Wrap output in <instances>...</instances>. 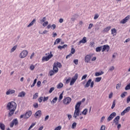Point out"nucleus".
<instances>
[{
	"mask_svg": "<svg viewBox=\"0 0 130 130\" xmlns=\"http://www.w3.org/2000/svg\"><path fill=\"white\" fill-rule=\"evenodd\" d=\"M17 49V45L14 46L11 49V52H14L15 50Z\"/></svg>",
	"mask_w": 130,
	"mask_h": 130,
	"instance_id": "c9c22d12",
	"label": "nucleus"
},
{
	"mask_svg": "<svg viewBox=\"0 0 130 130\" xmlns=\"http://www.w3.org/2000/svg\"><path fill=\"white\" fill-rule=\"evenodd\" d=\"M109 49H110V47L108 45H105L103 46V49L102 50V52H104L105 50L108 52L109 51Z\"/></svg>",
	"mask_w": 130,
	"mask_h": 130,
	"instance_id": "6e6552de",
	"label": "nucleus"
},
{
	"mask_svg": "<svg viewBox=\"0 0 130 130\" xmlns=\"http://www.w3.org/2000/svg\"><path fill=\"white\" fill-rule=\"evenodd\" d=\"M104 74V72H103V71H102L101 72H96L95 73V76L99 77V76H101V75H103Z\"/></svg>",
	"mask_w": 130,
	"mask_h": 130,
	"instance_id": "4be33fe9",
	"label": "nucleus"
},
{
	"mask_svg": "<svg viewBox=\"0 0 130 130\" xmlns=\"http://www.w3.org/2000/svg\"><path fill=\"white\" fill-rule=\"evenodd\" d=\"M7 110H9L8 117L13 116L15 113V111L17 108V104L15 102H11L8 104L7 106Z\"/></svg>",
	"mask_w": 130,
	"mask_h": 130,
	"instance_id": "f257e3e1",
	"label": "nucleus"
},
{
	"mask_svg": "<svg viewBox=\"0 0 130 130\" xmlns=\"http://www.w3.org/2000/svg\"><path fill=\"white\" fill-rule=\"evenodd\" d=\"M91 57H92L91 55H89V54L87 55L85 57V62H87V63L88 62H90V61L91 60Z\"/></svg>",
	"mask_w": 130,
	"mask_h": 130,
	"instance_id": "f8f14e48",
	"label": "nucleus"
},
{
	"mask_svg": "<svg viewBox=\"0 0 130 130\" xmlns=\"http://www.w3.org/2000/svg\"><path fill=\"white\" fill-rule=\"evenodd\" d=\"M48 99H49L48 96H47V97L44 96V99H43V102H45V101H47V100H48Z\"/></svg>",
	"mask_w": 130,
	"mask_h": 130,
	"instance_id": "3c124183",
	"label": "nucleus"
},
{
	"mask_svg": "<svg viewBox=\"0 0 130 130\" xmlns=\"http://www.w3.org/2000/svg\"><path fill=\"white\" fill-rule=\"evenodd\" d=\"M111 32H112V34H115V35H116V33H117L116 29L112 28L111 29Z\"/></svg>",
	"mask_w": 130,
	"mask_h": 130,
	"instance_id": "72a5a7b5",
	"label": "nucleus"
},
{
	"mask_svg": "<svg viewBox=\"0 0 130 130\" xmlns=\"http://www.w3.org/2000/svg\"><path fill=\"white\" fill-rule=\"evenodd\" d=\"M63 87V84L60 83H59L57 85V89H61V88Z\"/></svg>",
	"mask_w": 130,
	"mask_h": 130,
	"instance_id": "c85d7f7f",
	"label": "nucleus"
},
{
	"mask_svg": "<svg viewBox=\"0 0 130 130\" xmlns=\"http://www.w3.org/2000/svg\"><path fill=\"white\" fill-rule=\"evenodd\" d=\"M38 98V93H36L33 96V99H37Z\"/></svg>",
	"mask_w": 130,
	"mask_h": 130,
	"instance_id": "a19ab883",
	"label": "nucleus"
},
{
	"mask_svg": "<svg viewBox=\"0 0 130 130\" xmlns=\"http://www.w3.org/2000/svg\"><path fill=\"white\" fill-rule=\"evenodd\" d=\"M92 82V79H89L88 81L86 82V84L84 85V88H89L90 87V84Z\"/></svg>",
	"mask_w": 130,
	"mask_h": 130,
	"instance_id": "dca6fc26",
	"label": "nucleus"
},
{
	"mask_svg": "<svg viewBox=\"0 0 130 130\" xmlns=\"http://www.w3.org/2000/svg\"><path fill=\"white\" fill-rule=\"evenodd\" d=\"M74 113H76V115L79 116L80 115V109H75Z\"/></svg>",
	"mask_w": 130,
	"mask_h": 130,
	"instance_id": "a878e982",
	"label": "nucleus"
},
{
	"mask_svg": "<svg viewBox=\"0 0 130 130\" xmlns=\"http://www.w3.org/2000/svg\"><path fill=\"white\" fill-rule=\"evenodd\" d=\"M55 72L53 71V70H51L50 72H49V75L50 76H53V75H54L55 74Z\"/></svg>",
	"mask_w": 130,
	"mask_h": 130,
	"instance_id": "ea45409f",
	"label": "nucleus"
},
{
	"mask_svg": "<svg viewBox=\"0 0 130 130\" xmlns=\"http://www.w3.org/2000/svg\"><path fill=\"white\" fill-rule=\"evenodd\" d=\"M61 126H59L56 127L54 130H61Z\"/></svg>",
	"mask_w": 130,
	"mask_h": 130,
	"instance_id": "052dcab7",
	"label": "nucleus"
},
{
	"mask_svg": "<svg viewBox=\"0 0 130 130\" xmlns=\"http://www.w3.org/2000/svg\"><path fill=\"white\" fill-rule=\"evenodd\" d=\"M110 29H111V26H107L103 30V32L104 33H105V32H108Z\"/></svg>",
	"mask_w": 130,
	"mask_h": 130,
	"instance_id": "6ab92c4d",
	"label": "nucleus"
},
{
	"mask_svg": "<svg viewBox=\"0 0 130 130\" xmlns=\"http://www.w3.org/2000/svg\"><path fill=\"white\" fill-rule=\"evenodd\" d=\"M45 21H46V17H43V19L41 20V22H42L43 23L45 22Z\"/></svg>",
	"mask_w": 130,
	"mask_h": 130,
	"instance_id": "e2e57ef3",
	"label": "nucleus"
},
{
	"mask_svg": "<svg viewBox=\"0 0 130 130\" xmlns=\"http://www.w3.org/2000/svg\"><path fill=\"white\" fill-rule=\"evenodd\" d=\"M74 63H75V64H79V60L78 59H75L73 61Z\"/></svg>",
	"mask_w": 130,
	"mask_h": 130,
	"instance_id": "79ce46f5",
	"label": "nucleus"
},
{
	"mask_svg": "<svg viewBox=\"0 0 130 130\" xmlns=\"http://www.w3.org/2000/svg\"><path fill=\"white\" fill-rule=\"evenodd\" d=\"M115 102H116V101H115V100H114L113 102V104H112V105L111 107V109H113V108H114V107H115Z\"/></svg>",
	"mask_w": 130,
	"mask_h": 130,
	"instance_id": "e433bc0d",
	"label": "nucleus"
},
{
	"mask_svg": "<svg viewBox=\"0 0 130 130\" xmlns=\"http://www.w3.org/2000/svg\"><path fill=\"white\" fill-rule=\"evenodd\" d=\"M53 57V54H52V52H50V54L47 56H43L42 58V60H45V61H48L50 58Z\"/></svg>",
	"mask_w": 130,
	"mask_h": 130,
	"instance_id": "f03ea898",
	"label": "nucleus"
},
{
	"mask_svg": "<svg viewBox=\"0 0 130 130\" xmlns=\"http://www.w3.org/2000/svg\"><path fill=\"white\" fill-rule=\"evenodd\" d=\"M54 64L57 68H61V63L58 62L54 63Z\"/></svg>",
	"mask_w": 130,
	"mask_h": 130,
	"instance_id": "bb28decb",
	"label": "nucleus"
},
{
	"mask_svg": "<svg viewBox=\"0 0 130 130\" xmlns=\"http://www.w3.org/2000/svg\"><path fill=\"white\" fill-rule=\"evenodd\" d=\"M15 91L14 89H9L6 92V95H12V94H14Z\"/></svg>",
	"mask_w": 130,
	"mask_h": 130,
	"instance_id": "2eb2a0df",
	"label": "nucleus"
},
{
	"mask_svg": "<svg viewBox=\"0 0 130 130\" xmlns=\"http://www.w3.org/2000/svg\"><path fill=\"white\" fill-rule=\"evenodd\" d=\"M34 107H35V108H38V103H35L33 105Z\"/></svg>",
	"mask_w": 130,
	"mask_h": 130,
	"instance_id": "13d9d810",
	"label": "nucleus"
},
{
	"mask_svg": "<svg viewBox=\"0 0 130 130\" xmlns=\"http://www.w3.org/2000/svg\"><path fill=\"white\" fill-rule=\"evenodd\" d=\"M79 77V75L78 73H76L75 76L72 78L71 79V81H70V86H73L74 84H75V82L77 80H78V77Z\"/></svg>",
	"mask_w": 130,
	"mask_h": 130,
	"instance_id": "7ed1b4c3",
	"label": "nucleus"
},
{
	"mask_svg": "<svg viewBox=\"0 0 130 130\" xmlns=\"http://www.w3.org/2000/svg\"><path fill=\"white\" fill-rule=\"evenodd\" d=\"M47 25H48V21H45V22H44V23H43V26L44 27H46Z\"/></svg>",
	"mask_w": 130,
	"mask_h": 130,
	"instance_id": "a18cd8bd",
	"label": "nucleus"
},
{
	"mask_svg": "<svg viewBox=\"0 0 130 130\" xmlns=\"http://www.w3.org/2000/svg\"><path fill=\"white\" fill-rule=\"evenodd\" d=\"M54 89H55V88L54 87H51L50 89V90H49V93H52V91H54Z\"/></svg>",
	"mask_w": 130,
	"mask_h": 130,
	"instance_id": "09e8293b",
	"label": "nucleus"
},
{
	"mask_svg": "<svg viewBox=\"0 0 130 130\" xmlns=\"http://www.w3.org/2000/svg\"><path fill=\"white\" fill-rule=\"evenodd\" d=\"M63 94V92H62L61 93H60V94L59 95V99H58V101H59V102H60L61 100V99H62V98H63V96H62Z\"/></svg>",
	"mask_w": 130,
	"mask_h": 130,
	"instance_id": "f704fd0d",
	"label": "nucleus"
},
{
	"mask_svg": "<svg viewBox=\"0 0 130 130\" xmlns=\"http://www.w3.org/2000/svg\"><path fill=\"white\" fill-rule=\"evenodd\" d=\"M26 95V93L24 91H22L21 92H20L18 94V97H25V95Z\"/></svg>",
	"mask_w": 130,
	"mask_h": 130,
	"instance_id": "aec40b11",
	"label": "nucleus"
},
{
	"mask_svg": "<svg viewBox=\"0 0 130 130\" xmlns=\"http://www.w3.org/2000/svg\"><path fill=\"white\" fill-rule=\"evenodd\" d=\"M71 101H72V99L70 97L65 98L62 100L63 103L65 105H69V104H70V103H71Z\"/></svg>",
	"mask_w": 130,
	"mask_h": 130,
	"instance_id": "20e7f679",
	"label": "nucleus"
},
{
	"mask_svg": "<svg viewBox=\"0 0 130 130\" xmlns=\"http://www.w3.org/2000/svg\"><path fill=\"white\" fill-rule=\"evenodd\" d=\"M61 41V39L58 38L56 39L54 43V45H56V44H58Z\"/></svg>",
	"mask_w": 130,
	"mask_h": 130,
	"instance_id": "412c9836",
	"label": "nucleus"
},
{
	"mask_svg": "<svg viewBox=\"0 0 130 130\" xmlns=\"http://www.w3.org/2000/svg\"><path fill=\"white\" fill-rule=\"evenodd\" d=\"M71 54H74V53H75V52H76V50L75 49V48H72L71 49Z\"/></svg>",
	"mask_w": 130,
	"mask_h": 130,
	"instance_id": "c03bdc74",
	"label": "nucleus"
},
{
	"mask_svg": "<svg viewBox=\"0 0 130 130\" xmlns=\"http://www.w3.org/2000/svg\"><path fill=\"white\" fill-rule=\"evenodd\" d=\"M82 104V102H78L76 106H75V109H80V106H81V105Z\"/></svg>",
	"mask_w": 130,
	"mask_h": 130,
	"instance_id": "a211bd4d",
	"label": "nucleus"
},
{
	"mask_svg": "<svg viewBox=\"0 0 130 130\" xmlns=\"http://www.w3.org/2000/svg\"><path fill=\"white\" fill-rule=\"evenodd\" d=\"M37 85L38 87H40V86H41V81H38Z\"/></svg>",
	"mask_w": 130,
	"mask_h": 130,
	"instance_id": "bf43d9fd",
	"label": "nucleus"
},
{
	"mask_svg": "<svg viewBox=\"0 0 130 130\" xmlns=\"http://www.w3.org/2000/svg\"><path fill=\"white\" fill-rule=\"evenodd\" d=\"M19 124V121L17 118H15L12 120L10 123V126L11 127H13L14 125H18Z\"/></svg>",
	"mask_w": 130,
	"mask_h": 130,
	"instance_id": "39448f33",
	"label": "nucleus"
},
{
	"mask_svg": "<svg viewBox=\"0 0 130 130\" xmlns=\"http://www.w3.org/2000/svg\"><path fill=\"white\" fill-rule=\"evenodd\" d=\"M71 78L69 77L68 79H66V84H69L70 83V81L71 80Z\"/></svg>",
	"mask_w": 130,
	"mask_h": 130,
	"instance_id": "603ef678",
	"label": "nucleus"
},
{
	"mask_svg": "<svg viewBox=\"0 0 130 130\" xmlns=\"http://www.w3.org/2000/svg\"><path fill=\"white\" fill-rule=\"evenodd\" d=\"M120 87H121V83H118L117 84L116 89H118L119 88H120Z\"/></svg>",
	"mask_w": 130,
	"mask_h": 130,
	"instance_id": "49530a36",
	"label": "nucleus"
},
{
	"mask_svg": "<svg viewBox=\"0 0 130 130\" xmlns=\"http://www.w3.org/2000/svg\"><path fill=\"white\" fill-rule=\"evenodd\" d=\"M87 113H88V109H85L82 112V114H83L84 115H87Z\"/></svg>",
	"mask_w": 130,
	"mask_h": 130,
	"instance_id": "7c9ffc66",
	"label": "nucleus"
},
{
	"mask_svg": "<svg viewBox=\"0 0 130 130\" xmlns=\"http://www.w3.org/2000/svg\"><path fill=\"white\" fill-rule=\"evenodd\" d=\"M6 127V126H5V124L3 123H0V128L2 130H5V128Z\"/></svg>",
	"mask_w": 130,
	"mask_h": 130,
	"instance_id": "cd10ccee",
	"label": "nucleus"
},
{
	"mask_svg": "<svg viewBox=\"0 0 130 130\" xmlns=\"http://www.w3.org/2000/svg\"><path fill=\"white\" fill-rule=\"evenodd\" d=\"M119 119H120V116H117L113 120V123H115L116 125H117V124H118L119 122Z\"/></svg>",
	"mask_w": 130,
	"mask_h": 130,
	"instance_id": "9d476101",
	"label": "nucleus"
},
{
	"mask_svg": "<svg viewBox=\"0 0 130 130\" xmlns=\"http://www.w3.org/2000/svg\"><path fill=\"white\" fill-rule=\"evenodd\" d=\"M27 55H28V51L23 50L20 53L19 57H20V58H25Z\"/></svg>",
	"mask_w": 130,
	"mask_h": 130,
	"instance_id": "423d86ee",
	"label": "nucleus"
},
{
	"mask_svg": "<svg viewBox=\"0 0 130 130\" xmlns=\"http://www.w3.org/2000/svg\"><path fill=\"white\" fill-rule=\"evenodd\" d=\"M113 95V93L112 92H111L109 95V99H111L112 98V96Z\"/></svg>",
	"mask_w": 130,
	"mask_h": 130,
	"instance_id": "0e129e2a",
	"label": "nucleus"
},
{
	"mask_svg": "<svg viewBox=\"0 0 130 130\" xmlns=\"http://www.w3.org/2000/svg\"><path fill=\"white\" fill-rule=\"evenodd\" d=\"M125 90H130V83L126 86V87H125Z\"/></svg>",
	"mask_w": 130,
	"mask_h": 130,
	"instance_id": "58836bf2",
	"label": "nucleus"
},
{
	"mask_svg": "<svg viewBox=\"0 0 130 130\" xmlns=\"http://www.w3.org/2000/svg\"><path fill=\"white\" fill-rule=\"evenodd\" d=\"M43 100V96H41L39 99L38 101L40 102V103H41L42 102V101Z\"/></svg>",
	"mask_w": 130,
	"mask_h": 130,
	"instance_id": "de8ad7c7",
	"label": "nucleus"
},
{
	"mask_svg": "<svg viewBox=\"0 0 130 130\" xmlns=\"http://www.w3.org/2000/svg\"><path fill=\"white\" fill-rule=\"evenodd\" d=\"M51 29L54 30L56 28V25L55 24H52L51 27Z\"/></svg>",
	"mask_w": 130,
	"mask_h": 130,
	"instance_id": "8fccbe9b",
	"label": "nucleus"
},
{
	"mask_svg": "<svg viewBox=\"0 0 130 130\" xmlns=\"http://www.w3.org/2000/svg\"><path fill=\"white\" fill-rule=\"evenodd\" d=\"M115 116H116V113L115 112H113L112 113H111L110 116L108 117L107 118V121L109 122L110 121V120H112V119H113V118H114V117H115Z\"/></svg>",
	"mask_w": 130,
	"mask_h": 130,
	"instance_id": "0eeeda50",
	"label": "nucleus"
},
{
	"mask_svg": "<svg viewBox=\"0 0 130 130\" xmlns=\"http://www.w3.org/2000/svg\"><path fill=\"white\" fill-rule=\"evenodd\" d=\"M53 70L55 73H57L58 72V68L54 64H53Z\"/></svg>",
	"mask_w": 130,
	"mask_h": 130,
	"instance_id": "5701e85b",
	"label": "nucleus"
},
{
	"mask_svg": "<svg viewBox=\"0 0 130 130\" xmlns=\"http://www.w3.org/2000/svg\"><path fill=\"white\" fill-rule=\"evenodd\" d=\"M76 127H77V123L76 122H74L72 124V129H74L76 128Z\"/></svg>",
	"mask_w": 130,
	"mask_h": 130,
	"instance_id": "473e14b6",
	"label": "nucleus"
},
{
	"mask_svg": "<svg viewBox=\"0 0 130 130\" xmlns=\"http://www.w3.org/2000/svg\"><path fill=\"white\" fill-rule=\"evenodd\" d=\"M100 130H105V125H102Z\"/></svg>",
	"mask_w": 130,
	"mask_h": 130,
	"instance_id": "338daca9",
	"label": "nucleus"
},
{
	"mask_svg": "<svg viewBox=\"0 0 130 130\" xmlns=\"http://www.w3.org/2000/svg\"><path fill=\"white\" fill-rule=\"evenodd\" d=\"M94 86V81H92L90 82V88H93Z\"/></svg>",
	"mask_w": 130,
	"mask_h": 130,
	"instance_id": "69168bd1",
	"label": "nucleus"
},
{
	"mask_svg": "<svg viewBox=\"0 0 130 130\" xmlns=\"http://www.w3.org/2000/svg\"><path fill=\"white\" fill-rule=\"evenodd\" d=\"M35 124H36V123H32L31 125L29 127L28 130H30L31 129V128H32V127H33V126H34V125H35Z\"/></svg>",
	"mask_w": 130,
	"mask_h": 130,
	"instance_id": "37998d69",
	"label": "nucleus"
},
{
	"mask_svg": "<svg viewBox=\"0 0 130 130\" xmlns=\"http://www.w3.org/2000/svg\"><path fill=\"white\" fill-rule=\"evenodd\" d=\"M101 80H102V77H96L95 79V82L99 83V82H100Z\"/></svg>",
	"mask_w": 130,
	"mask_h": 130,
	"instance_id": "2f4dec72",
	"label": "nucleus"
},
{
	"mask_svg": "<svg viewBox=\"0 0 130 130\" xmlns=\"http://www.w3.org/2000/svg\"><path fill=\"white\" fill-rule=\"evenodd\" d=\"M125 94H127V92L124 91L121 94V98H124L125 97Z\"/></svg>",
	"mask_w": 130,
	"mask_h": 130,
	"instance_id": "4c0bfd02",
	"label": "nucleus"
},
{
	"mask_svg": "<svg viewBox=\"0 0 130 130\" xmlns=\"http://www.w3.org/2000/svg\"><path fill=\"white\" fill-rule=\"evenodd\" d=\"M129 110H130V107H127L124 111H123L121 112V115H122V116H123V115H124L125 113H127V112H129Z\"/></svg>",
	"mask_w": 130,
	"mask_h": 130,
	"instance_id": "ddd939ff",
	"label": "nucleus"
},
{
	"mask_svg": "<svg viewBox=\"0 0 130 130\" xmlns=\"http://www.w3.org/2000/svg\"><path fill=\"white\" fill-rule=\"evenodd\" d=\"M92 27H93V23L89 24L88 29H90L92 28Z\"/></svg>",
	"mask_w": 130,
	"mask_h": 130,
	"instance_id": "4d7b16f0",
	"label": "nucleus"
},
{
	"mask_svg": "<svg viewBox=\"0 0 130 130\" xmlns=\"http://www.w3.org/2000/svg\"><path fill=\"white\" fill-rule=\"evenodd\" d=\"M30 115H32V111H29L27 112L24 114V119H28V118H29V117H30Z\"/></svg>",
	"mask_w": 130,
	"mask_h": 130,
	"instance_id": "1a4fd4ad",
	"label": "nucleus"
},
{
	"mask_svg": "<svg viewBox=\"0 0 130 130\" xmlns=\"http://www.w3.org/2000/svg\"><path fill=\"white\" fill-rule=\"evenodd\" d=\"M98 18H99V15H98V14H95L94 17V19L97 20V19H98Z\"/></svg>",
	"mask_w": 130,
	"mask_h": 130,
	"instance_id": "5fc2aeb1",
	"label": "nucleus"
},
{
	"mask_svg": "<svg viewBox=\"0 0 130 130\" xmlns=\"http://www.w3.org/2000/svg\"><path fill=\"white\" fill-rule=\"evenodd\" d=\"M96 52H100L102 50V47H98L95 48Z\"/></svg>",
	"mask_w": 130,
	"mask_h": 130,
	"instance_id": "c756f323",
	"label": "nucleus"
},
{
	"mask_svg": "<svg viewBox=\"0 0 130 130\" xmlns=\"http://www.w3.org/2000/svg\"><path fill=\"white\" fill-rule=\"evenodd\" d=\"M86 42H87V38L84 37L82 40L79 41L78 45H80L81 43H86Z\"/></svg>",
	"mask_w": 130,
	"mask_h": 130,
	"instance_id": "f3484780",
	"label": "nucleus"
},
{
	"mask_svg": "<svg viewBox=\"0 0 130 130\" xmlns=\"http://www.w3.org/2000/svg\"><path fill=\"white\" fill-rule=\"evenodd\" d=\"M56 101H57V97H55L52 101H50L51 104L53 105L56 103Z\"/></svg>",
	"mask_w": 130,
	"mask_h": 130,
	"instance_id": "393cba45",
	"label": "nucleus"
},
{
	"mask_svg": "<svg viewBox=\"0 0 130 130\" xmlns=\"http://www.w3.org/2000/svg\"><path fill=\"white\" fill-rule=\"evenodd\" d=\"M42 114V113L41 110H38L35 114V117H36V118H37V117H40Z\"/></svg>",
	"mask_w": 130,
	"mask_h": 130,
	"instance_id": "4468645a",
	"label": "nucleus"
},
{
	"mask_svg": "<svg viewBox=\"0 0 130 130\" xmlns=\"http://www.w3.org/2000/svg\"><path fill=\"white\" fill-rule=\"evenodd\" d=\"M126 101H127V103H129V102H130V95L127 97Z\"/></svg>",
	"mask_w": 130,
	"mask_h": 130,
	"instance_id": "774afa93",
	"label": "nucleus"
},
{
	"mask_svg": "<svg viewBox=\"0 0 130 130\" xmlns=\"http://www.w3.org/2000/svg\"><path fill=\"white\" fill-rule=\"evenodd\" d=\"M129 18H130L129 15L127 16L125 18H124L120 21V23L121 24H125V23H126V22H127V21H128V20H129Z\"/></svg>",
	"mask_w": 130,
	"mask_h": 130,
	"instance_id": "9b49d317",
	"label": "nucleus"
},
{
	"mask_svg": "<svg viewBox=\"0 0 130 130\" xmlns=\"http://www.w3.org/2000/svg\"><path fill=\"white\" fill-rule=\"evenodd\" d=\"M87 76H88V75L87 74L83 75L82 77V80H85L87 78Z\"/></svg>",
	"mask_w": 130,
	"mask_h": 130,
	"instance_id": "6e6d98bb",
	"label": "nucleus"
},
{
	"mask_svg": "<svg viewBox=\"0 0 130 130\" xmlns=\"http://www.w3.org/2000/svg\"><path fill=\"white\" fill-rule=\"evenodd\" d=\"M114 70V66H112L109 69V71H110L111 72H112Z\"/></svg>",
	"mask_w": 130,
	"mask_h": 130,
	"instance_id": "680f3d73",
	"label": "nucleus"
},
{
	"mask_svg": "<svg viewBox=\"0 0 130 130\" xmlns=\"http://www.w3.org/2000/svg\"><path fill=\"white\" fill-rule=\"evenodd\" d=\"M35 69V67L33 65H31L30 66V70H31V71H34V69Z\"/></svg>",
	"mask_w": 130,
	"mask_h": 130,
	"instance_id": "864d4df0",
	"label": "nucleus"
},
{
	"mask_svg": "<svg viewBox=\"0 0 130 130\" xmlns=\"http://www.w3.org/2000/svg\"><path fill=\"white\" fill-rule=\"evenodd\" d=\"M36 22V20L34 19L27 26V28H29V27H31V26H32L33 24Z\"/></svg>",
	"mask_w": 130,
	"mask_h": 130,
	"instance_id": "b1692460",
	"label": "nucleus"
}]
</instances>
